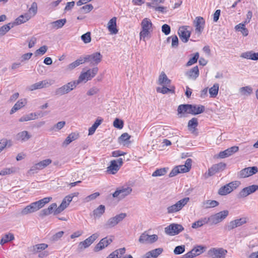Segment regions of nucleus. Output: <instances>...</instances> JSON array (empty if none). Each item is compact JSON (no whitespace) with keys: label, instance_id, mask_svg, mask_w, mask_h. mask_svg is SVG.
Wrapping results in <instances>:
<instances>
[{"label":"nucleus","instance_id":"nucleus-1","mask_svg":"<svg viewBox=\"0 0 258 258\" xmlns=\"http://www.w3.org/2000/svg\"><path fill=\"white\" fill-rule=\"evenodd\" d=\"M79 84L78 80L70 82L61 87L57 88L55 91V94L56 95L58 96H62L68 94L75 89Z\"/></svg>","mask_w":258,"mask_h":258},{"label":"nucleus","instance_id":"nucleus-2","mask_svg":"<svg viewBox=\"0 0 258 258\" xmlns=\"http://www.w3.org/2000/svg\"><path fill=\"white\" fill-rule=\"evenodd\" d=\"M142 30L140 33V39H145L152 31V23L149 18H144L141 24Z\"/></svg>","mask_w":258,"mask_h":258},{"label":"nucleus","instance_id":"nucleus-3","mask_svg":"<svg viewBox=\"0 0 258 258\" xmlns=\"http://www.w3.org/2000/svg\"><path fill=\"white\" fill-rule=\"evenodd\" d=\"M228 210H224L207 217L209 224L213 225L220 223L228 216Z\"/></svg>","mask_w":258,"mask_h":258},{"label":"nucleus","instance_id":"nucleus-4","mask_svg":"<svg viewBox=\"0 0 258 258\" xmlns=\"http://www.w3.org/2000/svg\"><path fill=\"white\" fill-rule=\"evenodd\" d=\"M239 181H232L224 186H221L218 190V194L221 196L227 195L235 189L239 185Z\"/></svg>","mask_w":258,"mask_h":258},{"label":"nucleus","instance_id":"nucleus-5","mask_svg":"<svg viewBox=\"0 0 258 258\" xmlns=\"http://www.w3.org/2000/svg\"><path fill=\"white\" fill-rule=\"evenodd\" d=\"M126 217V214L125 213H121L113 217L109 218L104 225V228L109 229L114 227L120 222L122 221Z\"/></svg>","mask_w":258,"mask_h":258},{"label":"nucleus","instance_id":"nucleus-6","mask_svg":"<svg viewBox=\"0 0 258 258\" xmlns=\"http://www.w3.org/2000/svg\"><path fill=\"white\" fill-rule=\"evenodd\" d=\"M132 191V188L130 186L124 185L117 188L112 196L113 198L121 200L129 195Z\"/></svg>","mask_w":258,"mask_h":258},{"label":"nucleus","instance_id":"nucleus-7","mask_svg":"<svg viewBox=\"0 0 258 258\" xmlns=\"http://www.w3.org/2000/svg\"><path fill=\"white\" fill-rule=\"evenodd\" d=\"M189 198L188 197L184 198L175 204L168 207L167 208V213L168 214H172L179 211L182 208L187 204L189 202Z\"/></svg>","mask_w":258,"mask_h":258},{"label":"nucleus","instance_id":"nucleus-8","mask_svg":"<svg viewBox=\"0 0 258 258\" xmlns=\"http://www.w3.org/2000/svg\"><path fill=\"white\" fill-rule=\"evenodd\" d=\"M123 159L119 158L116 160H111L109 166L107 168V172L109 174H115L119 170L123 164Z\"/></svg>","mask_w":258,"mask_h":258},{"label":"nucleus","instance_id":"nucleus-9","mask_svg":"<svg viewBox=\"0 0 258 258\" xmlns=\"http://www.w3.org/2000/svg\"><path fill=\"white\" fill-rule=\"evenodd\" d=\"M183 230L184 228L181 224L172 223L165 228V232L168 235L174 236L178 234Z\"/></svg>","mask_w":258,"mask_h":258},{"label":"nucleus","instance_id":"nucleus-10","mask_svg":"<svg viewBox=\"0 0 258 258\" xmlns=\"http://www.w3.org/2000/svg\"><path fill=\"white\" fill-rule=\"evenodd\" d=\"M98 68H94L92 69L88 70L86 72L82 73L77 80L79 83L85 80V82L90 80L98 73Z\"/></svg>","mask_w":258,"mask_h":258},{"label":"nucleus","instance_id":"nucleus-11","mask_svg":"<svg viewBox=\"0 0 258 258\" xmlns=\"http://www.w3.org/2000/svg\"><path fill=\"white\" fill-rule=\"evenodd\" d=\"M102 55L100 52H96L90 55H86L83 56L84 62H90L93 64H97L101 60Z\"/></svg>","mask_w":258,"mask_h":258},{"label":"nucleus","instance_id":"nucleus-12","mask_svg":"<svg viewBox=\"0 0 258 258\" xmlns=\"http://www.w3.org/2000/svg\"><path fill=\"white\" fill-rule=\"evenodd\" d=\"M158 236L156 234L149 235L147 232L141 234L139 239V242L141 244H152L158 240Z\"/></svg>","mask_w":258,"mask_h":258},{"label":"nucleus","instance_id":"nucleus-13","mask_svg":"<svg viewBox=\"0 0 258 258\" xmlns=\"http://www.w3.org/2000/svg\"><path fill=\"white\" fill-rule=\"evenodd\" d=\"M113 239V236H111L109 237H106L101 239L99 242L95 246L94 251L98 252L106 247L112 242Z\"/></svg>","mask_w":258,"mask_h":258},{"label":"nucleus","instance_id":"nucleus-14","mask_svg":"<svg viewBox=\"0 0 258 258\" xmlns=\"http://www.w3.org/2000/svg\"><path fill=\"white\" fill-rule=\"evenodd\" d=\"M258 190V185L253 184L243 188L238 194V198H245Z\"/></svg>","mask_w":258,"mask_h":258},{"label":"nucleus","instance_id":"nucleus-15","mask_svg":"<svg viewBox=\"0 0 258 258\" xmlns=\"http://www.w3.org/2000/svg\"><path fill=\"white\" fill-rule=\"evenodd\" d=\"M226 167V164L224 163L220 162L216 164L213 165L208 170V174H205L206 177L208 178L214 175L217 172L223 171Z\"/></svg>","mask_w":258,"mask_h":258},{"label":"nucleus","instance_id":"nucleus-16","mask_svg":"<svg viewBox=\"0 0 258 258\" xmlns=\"http://www.w3.org/2000/svg\"><path fill=\"white\" fill-rule=\"evenodd\" d=\"M246 222L245 218H241L234 220L231 221L229 222L225 227V229L228 231H231V230L239 227Z\"/></svg>","mask_w":258,"mask_h":258},{"label":"nucleus","instance_id":"nucleus-17","mask_svg":"<svg viewBox=\"0 0 258 258\" xmlns=\"http://www.w3.org/2000/svg\"><path fill=\"white\" fill-rule=\"evenodd\" d=\"M227 251L222 248H213L209 251L211 258H225Z\"/></svg>","mask_w":258,"mask_h":258},{"label":"nucleus","instance_id":"nucleus-18","mask_svg":"<svg viewBox=\"0 0 258 258\" xmlns=\"http://www.w3.org/2000/svg\"><path fill=\"white\" fill-rule=\"evenodd\" d=\"M99 234L97 233L91 235L85 240L79 243L78 247L80 249H83L88 247L98 237Z\"/></svg>","mask_w":258,"mask_h":258},{"label":"nucleus","instance_id":"nucleus-19","mask_svg":"<svg viewBox=\"0 0 258 258\" xmlns=\"http://www.w3.org/2000/svg\"><path fill=\"white\" fill-rule=\"evenodd\" d=\"M257 172L258 169L257 167H249L241 170L238 173V176L240 178H245L252 175L253 174L256 173Z\"/></svg>","mask_w":258,"mask_h":258},{"label":"nucleus","instance_id":"nucleus-20","mask_svg":"<svg viewBox=\"0 0 258 258\" xmlns=\"http://www.w3.org/2000/svg\"><path fill=\"white\" fill-rule=\"evenodd\" d=\"M187 26H182L179 27L178 34L181 40L186 43L190 36V32L187 30Z\"/></svg>","mask_w":258,"mask_h":258},{"label":"nucleus","instance_id":"nucleus-21","mask_svg":"<svg viewBox=\"0 0 258 258\" xmlns=\"http://www.w3.org/2000/svg\"><path fill=\"white\" fill-rule=\"evenodd\" d=\"M72 201V197L71 196H67L63 199L61 204L59 205L58 207H57V209L54 211V215H57L62 211H63L66 208L68 207L70 203Z\"/></svg>","mask_w":258,"mask_h":258},{"label":"nucleus","instance_id":"nucleus-22","mask_svg":"<svg viewBox=\"0 0 258 258\" xmlns=\"http://www.w3.org/2000/svg\"><path fill=\"white\" fill-rule=\"evenodd\" d=\"M40 207L38 205L36 202L32 203L29 205L26 206L21 211V214L26 215L30 213L35 212L39 210Z\"/></svg>","mask_w":258,"mask_h":258},{"label":"nucleus","instance_id":"nucleus-23","mask_svg":"<svg viewBox=\"0 0 258 258\" xmlns=\"http://www.w3.org/2000/svg\"><path fill=\"white\" fill-rule=\"evenodd\" d=\"M205 23V20L203 17H197L196 18L194 23L196 27V32L198 33V34H201L203 31L204 28Z\"/></svg>","mask_w":258,"mask_h":258},{"label":"nucleus","instance_id":"nucleus-24","mask_svg":"<svg viewBox=\"0 0 258 258\" xmlns=\"http://www.w3.org/2000/svg\"><path fill=\"white\" fill-rule=\"evenodd\" d=\"M239 150V148L237 146H233L227 149L221 151L219 154V157L220 158H224L228 157L234 153L237 152Z\"/></svg>","mask_w":258,"mask_h":258},{"label":"nucleus","instance_id":"nucleus-25","mask_svg":"<svg viewBox=\"0 0 258 258\" xmlns=\"http://www.w3.org/2000/svg\"><path fill=\"white\" fill-rule=\"evenodd\" d=\"M51 85V83L45 80L30 85L28 89L29 90L32 91L37 89H40L48 87Z\"/></svg>","mask_w":258,"mask_h":258},{"label":"nucleus","instance_id":"nucleus-26","mask_svg":"<svg viewBox=\"0 0 258 258\" xmlns=\"http://www.w3.org/2000/svg\"><path fill=\"white\" fill-rule=\"evenodd\" d=\"M162 248H158L146 252L142 258H157L163 252Z\"/></svg>","mask_w":258,"mask_h":258},{"label":"nucleus","instance_id":"nucleus-27","mask_svg":"<svg viewBox=\"0 0 258 258\" xmlns=\"http://www.w3.org/2000/svg\"><path fill=\"white\" fill-rule=\"evenodd\" d=\"M107 28L108 31L111 34H116L118 33V29L116 28V18L113 17L111 19L108 23Z\"/></svg>","mask_w":258,"mask_h":258},{"label":"nucleus","instance_id":"nucleus-28","mask_svg":"<svg viewBox=\"0 0 258 258\" xmlns=\"http://www.w3.org/2000/svg\"><path fill=\"white\" fill-rule=\"evenodd\" d=\"M57 204L56 203L51 204L47 208L43 209L39 213L40 217L47 216L52 212L54 213V211L57 209Z\"/></svg>","mask_w":258,"mask_h":258},{"label":"nucleus","instance_id":"nucleus-29","mask_svg":"<svg viewBox=\"0 0 258 258\" xmlns=\"http://www.w3.org/2000/svg\"><path fill=\"white\" fill-rule=\"evenodd\" d=\"M190 114L196 115L203 112L205 110V106L202 105L189 104Z\"/></svg>","mask_w":258,"mask_h":258},{"label":"nucleus","instance_id":"nucleus-30","mask_svg":"<svg viewBox=\"0 0 258 258\" xmlns=\"http://www.w3.org/2000/svg\"><path fill=\"white\" fill-rule=\"evenodd\" d=\"M79 134L77 133H72L65 139L62 143V146L66 147L72 142L77 140L79 138Z\"/></svg>","mask_w":258,"mask_h":258},{"label":"nucleus","instance_id":"nucleus-31","mask_svg":"<svg viewBox=\"0 0 258 258\" xmlns=\"http://www.w3.org/2000/svg\"><path fill=\"white\" fill-rule=\"evenodd\" d=\"M26 104V99H20L18 100L14 106L12 107L10 111V114H13L19 109H21L23 107H24Z\"/></svg>","mask_w":258,"mask_h":258},{"label":"nucleus","instance_id":"nucleus-32","mask_svg":"<svg viewBox=\"0 0 258 258\" xmlns=\"http://www.w3.org/2000/svg\"><path fill=\"white\" fill-rule=\"evenodd\" d=\"M66 22L67 20L66 19H62L53 21L50 23V24L53 29H58L62 28Z\"/></svg>","mask_w":258,"mask_h":258},{"label":"nucleus","instance_id":"nucleus-33","mask_svg":"<svg viewBox=\"0 0 258 258\" xmlns=\"http://www.w3.org/2000/svg\"><path fill=\"white\" fill-rule=\"evenodd\" d=\"M186 75L189 78L196 79L199 75V71L198 66H195L188 72H186Z\"/></svg>","mask_w":258,"mask_h":258},{"label":"nucleus","instance_id":"nucleus-34","mask_svg":"<svg viewBox=\"0 0 258 258\" xmlns=\"http://www.w3.org/2000/svg\"><path fill=\"white\" fill-rule=\"evenodd\" d=\"M85 62L83 60V56H81L75 61L69 64L67 66V69L68 70L71 71L76 68V67H78L79 65L83 64Z\"/></svg>","mask_w":258,"mask_h":258},{"label":"nucleus","instance_id":"nucleus-35","mask_svg":"<svg viewBox=\"0 0 258 258\" xmlns=\"http://www.w3.org/2000/svg\"><path fill=\"white\" fill-rule=\"evenodd\" d=\"M31 137V136L26 131L20 132L17 135V139L22 142L28 141Z\"/></svg>","mask_w":258,"mask_h":258},{"label":"nucleus","instance_id":"nucleus-36","mask_svg":"<svg viewBox=\"0 0 258 258\" xmlns=\"http://www.w3.org/2000/svg\"><path fill=\"white\" fill-rule=\"evenodd\" d=\"M31 19V16L29 14H25L24 15H22L20 16L18 18H17L15 20V24L17 25L21 24L22 23H24L29 19Z\"/></svg>","mask_w":258,"mask_h":258},{"label":"nucleus","instance_id":"nucleus-37","mask_svg":"<svg viewBox=\"0 0 258 258\" xmlns=\"http://www.w3.org/2000/svg\"><path fill=\"white\" fill-rule=\"evenodd\" d=\"M209 223L207 217H205L203 218H201V219L196 221L193 223L191 225V227L194 229L198 228L199 227H201L203 226L205 224Z\"/></svg>","mask_w":258,"mask_h":258},{"label":"nucleus","instance_id":"nucleus-38","mask_svg":"<svg viewBox=\"0 0 258 258\" xmlns=\"http://www.w3.org/2000/svg\"><path fill=\"white\" fill-rule=\"evenodd\" d=\"M38 115H40V114H37V113H31L22 116L19 120L20 122H24L35 119L37 118Z\"/></svg>","mask_w":258,"mask_h":258},{"label":"nucleus","instance_id":"nucleus-39","mask_svg":"<svg viewBox=\"0 0 258 258\" xmlns=\"http://www.w3.org/2000/svg\"><path fill=\"white\" fill-rule=\"evenodd\" d=\"M14 26V23H9L0 27V37L5 35Z\"/></svg>","mask_w":258,"mask_h":258},{"label":"nucleus","instance_id":"nucleus-40","mask_svg":"<svg viewBox=\"0 0 258 258\" xmlns=\"http://www.w3.org/2000/svg\"><path fill=\"white\" fill-rule=\"evenodd\" d=\"M159 84L160 85H169L171 81L167 78L166 75L164 72H162L159 77Z\"/></svg>","mask_w":258,"mask_h":258},{"label":"nucleus","instance_id":"nucleus-41","mask_svg":"<svg viewBox=\"0 0 258 258\" xmlns=\"http://www.w3.org/2000/svg\"><path fill=\"white\" fill-rule=\"evenodd\" d=\"M102 119L100 117H98L94 122V123L89 128V135H93L98 126L102 123Z\"/></svg>","mask_w":258,"mask_h":258},{"label":"nucleus","instance_id":"nucleus-42","mask_svg":"<svg viewBox=\"0 0 258 258\" xmlns=\"http://www.w3.org/2000/svg\"><path fill=\"white\" fill-rule=\"evenodd\" d=\"M148 7L153 9L155 11L160 12L162 14L166 13L167 12V8L166 7L160 6H153L149 4H146Z\"/></svg>","mask_w":258,"mask_h":258},{"label":"nucleus","instance_id":"nucleus-43","mask_svg":"<svg viewBox=\"0 0 258 258\" xmlns=\"http://www.w3.org/2000/svg\"><path fill=\"white\" fill-rule=\"evenodd\" d=\"M14 238L15 237L13 234L10 233L6 234L2 237L0 240V244L3 245L9 241L13 240Z\"/></svg>","mask_w":258,"mask_h":258},{"label":"nucleus","instance_id":"nucleus-44","mask_svg":"<svg viewBox=\"0 0 258 258\" xmlns=\"http://www.w3.org/2000/svg\"><path fill=\"white\" fill-rule=\"evenodd\" d=\"M48 245L45 243L37 244L33 246V251L34 253L40 252L48 247Z\"/></svg>","mask_w":258,"mask_h":258},{"label":"nucleus","instance_id":"nucleus-45","mask_svg":"<svg viewBox=\"0 0 258 258\" xmlns=\"http://www.w3.org/2000/svg\"><path fill=\"white\" fill-rule=\"evenodd\" d=\"M198 125V119L196 118H192L191 119L189 120L188 122V129L194 133L196 130L197 126Z\"/></svg>","mask_w":258,"mask_h":258},{"label":"nucleus","instance_id":"nucleus-46","mask_svg":"<svg viewBox=\"0 0 258 258\" xmlns=\"http://www.w3.org/2000/svg\"><path fill=\"white\" fill-rule=\"evenodd\" d=\"M105 206L100 205L97 209L93 211V215L95 218H99L105 212Z\"/></svg>","mask_w":258,"mask_h":258},{"label":"nucleus","instance_id":"nucleus-47","mask_svg":"<svg viewBox=\"0 0 258 258\" xmlns=\"http://www.w3.org/2000/svg\"><path fill=\"white\" fill-rule=\"evenodd\" d=\"M177 111L179 114L187 113L190 114L189 104H181L178 106Z\"/></svg>","mask_w":258,"mask_h":258},{"label":"nucleus","instance_id":"nucleus-48","mask_svg":"<svg viewBox=\"0 0 258 258\" xmlns=\"http://www.w3.org/2000/svg\"><path fill=\"white\" fill-rule=\"evenodd\" d=\"M219 85L218 84H215L213 87L209 89V93L210 97L215 98L216 97L218 93Z\"/></svg>","mask_w":258,"mask_h":258},{"label":"nucleus","instance_id":"nucleus-49","mask_svg":"<svg viewBox=\"0 0 258 258\" xmlns=\"http://www.w3.org/2000/svg\"><path fill=\"white\" fill-rule=\"evenodd\" d=\"M203 204L205 206V208L208 209L218 206L219 205V203L215 200H207L204 202Z\"/></svg>","mask_w":258,"mask_h":258},{"label":"nucleus","instance_id":"nucleus-50","mask_svg":"<svg viewBox=\"0 0 258 258\" xmlns=\"http://www.w3.org/2000/svg\"><path fill=\"white\" fill-rule=\"evenodd\" d=\"M168 168H162L156 170L153 173L152 176H160L165 175L168 171Z\"/></svg>","mask_w":258,"mask_h":258},{"label":"nucleus","instance_id":"nucleus-51","mask_svg":"<svg viewBox=\"0 0 258 258\" xmlns=\"http://www.w3.org/2000/svg\"><path fill=\"white\" fill-rule=\"evenodd\" d=\"M51 162V159H47L37 163V166H38V168L41 170L49 165Z\"/></svg>","mask_w":258,"mask_h":258},{"label":"nucleus","instance_id":"nucleus-52","mask_svg":"<svg viewBox=\"0 0 258 258\" xmlns=\"http://www.w3.org/2000/svg\"><path fill=\"white\" fill-rule=\"evenodd\" d=\"M252 88L249 86L241 87L239 89V92L242 95L248 96L252 93Z\"/></svg>","mask_w":258,"mask_h":258},{"label":"nucleus","instance_id":"nucleus-53","mask_svg":"<svg viewBox=\"0 0 258 258\" xmlns=\"http://www.w3.org/2000/svg\"><path fill=\"white\" fill-rule=\"evenodd\" d=\"M37 12V5L36 3L34 2L32 4L30 8L29 9L28 13L31 16V18L34 17Z\"/></svg>","mask_w":258,"mask_h":258},{"label":"nucleus","instance_id":"nucleus-54","mask_svg":"<svg viewBox=\"0 0 258 258\" xmlns=\"http://www.w3.org/2000/svg\"><path fill=\"white\" fill-rule=\"evenodd\" d=\"M205 248L206 247L205 246L202 245H198L197 246H195L192 249L196 256L204 252V251L205 250Z\"/></svg>","mask_w":258,"mask_h":258},{"label":"nucleus","instance_id":"nucleus-55","mask_svg":"<svg viewBox=\"0 0 258 258\" xmlns=\"http://www.w3.org/2000/svg\"><path fill=\"white\" fill-rule=\"evenodd\" d=\"M51 199V197H46L38 201H36V202L41 209V208L43 207L45 204L48 203Z\"/></svg>","mask_w":258,"mask_h":258},{"label":"nucleus","instance_id":"nucleus-56","mask_svg":"<svg viewBox=\"0 0 258 258\" xmlns=\"http://www.w3.org/2000/svg\"><path fill=\"white\" fill-rule=\"evenodd\" d=\"M66 122L64 121H59L51 127V130L54 131L55 132L58 131L63 128Z\"/></svg>","mask_w":258,"mask_h":258},{"label":"nucleus","instance_id":"nucleus-57","mask_svg":"<svg viewBox=\"0 0 258 258\" xmlns=\"http://www.w3.org/2000/svg\"><path fill=\"white\" fill-rule=\"evenodd\" d=\"M11 142L7 139H3L0 141V152H1L8 145L11 146Z\"/></svg>","mask_w":258,"mask_h":258},{"label":"nucleus","instance_id":"nucleus-58","mask_svg":"<svg viewBox=\"0 0 258 258\" xmlns=\"http://www.w3.org/2000/svg\"><path fill=\"white\" fill-rule=\"evenodd\" d=\"M113 126L118 129H121L123 127V121L119 119L115 118L113 123Z\"/></svg>","mask_w":258,"mask_h":258},{"label":"nucleus","instance_id":"nucleus-59","mask_svg":"<svg viewBox=\"0 0 258 258\" xmlns=\"http://www.w3.org/2000/svg\"><path fill=\"white\" fill-rule=\"evenodd\" d=\"M199 58V54L198 52H196L194 56L190 58L188 62L186 63L187 66H190L195 63H196L198 61V58Z\"/></svg>","mask_w":258,"mask_h":258},{"label":"nucleus","instance_id":"nucleus-60","mask_svg":"<svg viewBox=\"0 0 258 258\" xmlns=\"http://www.w3.org/2000/svg\"><path fill=\"white\" fill-rule=\"evenodd\" d=\"M157 92L165 94L168 92L174 93V90L169 89L166 87L163 86L162 88L158 87L157 88Z\"/></svg>","mask_w":258,"mask_h":258},{"label":"nucleus","instance_id":"nucleus-61","mask_svg":"<svg viewBox=\"0 0 258 258\" xmlns=\"http://www.w3.org/2000/svg\"><path fill=\"white\" fill-rule=\"evenodd\" d=\"M81 39L85 43H89L91 40L90 32H88L85 34H83L81 36Z\"/></svg>","mask_w":258,"mask_h":258},{"label":"nucleus","instance_id":"nucleus-62","mask_svg":"<svg viewBox=\"0 0 258 258\" xmlns=\"http://www.w3.org/2000/svg\"><path fill=\"white\" fill-rule=\"evenodd\" d=\"M185 251V245H181L177 246L175 247V248L174 249V253L175 254H180L184 252Z\"/></svg>","mask_w":258,"mask_h":258},{"label":"nucleus","instance_id":"nucleus-63","mask_svg":"<svg viewBox=\"0 0 258 258\" xmlns=\"http://www.w3.org/2000/svg\"><path fill=\"white\" fill-rule=\"evenodd\" d=\"M172 39V44L171 46L172 47H177L178 45V39L176 35L172 36L170 37H168L167 38V41L169 42L170 39Z\"/></svg>","mask_w":258,"mask_h":258},{"label":"nucleus","instance_id":"nucleus-64","mask_svg":"<svg viewBox=\"0 0 258 258\" xmlns=\"http://www.w3.org/2000/svg\"><path fill=\"white\" fill-rule=\"evenodd\" d=\"M47 48H47V46L43 45L36 50L35 54L36 55H43L47 51Z\"/></svg>","mask_w":258,"mask_h":258}]
</instances>
